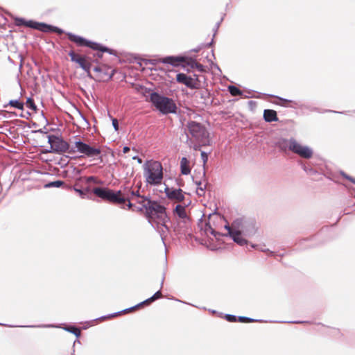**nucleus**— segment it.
Returning <instances> with one entry per match:
<instances>
[{
	"mask_svg": "<svg viewBox=\"0 0 355 355\" xmlns=\"http://www.w3.org/2000/svg\"><path fill=\"white\" fill-rule=\"evenodd\" d=\"M91 50L87 56H83L76 53L73 51L69 53L71 60L77 63L79 67L88 73L89 77H91L90 70L92 62H97L98 59L103 58V54L107 53L117 57V52L114 50L110 49L105 46H89Z\"/></svg>",
	"mask_w": 355,
	"mask_h": 355,
	"instance_id": "f257e3e1",
	"label": "nucleus"
},
{
	"mask_svg": "<svg viewBox=\"0 0 355 355\" xmlns=\"http://www.w3.org/2000/svg\"><path fill=\"white\" fill-rule=\"evenodd\" d=\"M144 177L146 183L150 185H159L163 180V167L158 161L147 160L144 166Z\"/></svg>",
	"mask_w": 355,
	"mask_h": 355,
	"instance_id": "f03ea898",
	"label": "nucleus"
},
{
	"mask_svg": "<svg viewBox=\"0 0 355 355\" xmlns=\"http://www.w3.org/2000/svg\"><path fill=\"white\" fill-rule=\"evenodd\" d=\"M101 150L99 147L92 146L85 143L78 137H73L71 140V147L69 154H78L80 157L94 159L99 157Z\"/></svg>",
	"mask_w": 355,
	"mask_h": 355,
	"instance_id": "7ed1b4c3",
	"label": "nucleus"
},
{
	"mask_svg": "<svg viewBox=\"0 0 355 355\" xmlns=\"http://www.w3.org/2000/svg\"><path fill=\"white\" fill-rule=\"evenodd\" d=\"M150 101L162 114H175L177 112L178 107L174 101L157 92L150 94Z\"/></svg>",
	"mask_w": 355,
	"mask_h": 355,
	"instance_id": "20e7f679",
	"label": "nucleus"
},
{
	"mask_svg": "<svg viewBox=\"0 0 355 355\" xmlns=\"http://www.w3.org/2000/svg\"><path fill=\"white\" fill-rule=\"evenodd\" d=\"M239 220L234 221L232 226L225 225V228L227 230V234L224 236H230L232 240L241 246H243L248 243V241L242 236L250 237L256 233V230L252 227L250 230H239L236 225L239 224Z\"/></svg>",
	"mask_w": 355,
	"mask_h": 355,
	"instance_id": "39448f33",
	"label": "nucleus"
},
{
	"mask_svg": "<svg viewBox=\"0 0 355 355\" xmlns=\"http://www.w3.org/2000/svg\"><path fill=\"white\" fill-rule=\"evenodd\" d=\"M93 193L98 197L110 202L119 205L124 203L125 187L117 191L107 188L95 187L93 189Z\"/></svg>",
	"mask_w": 355,
	"mask_h": 355,
	"instance_id": "423d86ee",
	"label": "nucleus"
},
{
	"mask_svg": "<svg viewBox=\"0 0 355 355\" xmlns=\"http://www.w3.org/2000/svg\"><path fill=\"white\" fill-rule=\"evenodd\" d=\"M145 210L149 218H157L162 222L168 221L169 218L166 212V208L157 201H148Z\"/></svg>",
	"mask_w": 355,
	"mask_h": 355,
	"instance_id": "0eeeda50",
	"label": "nucleus"
},
{
	"mask_svg": "<svg viewBox=\"0 0 355 355\" xmlns=\"http://www.w3.org/2000/svg\"><path fill=\"white\" fill-rule=\"evenodd\" d=\"M187 128L189 132V136L197 143H204L207 141L208 133L206 128L200 123L190 121L187 124Z\"/></svg>",
	"mask_w": 355,
	"mask_h": 355,
	"instance_id": "6e6552de",
	"label": "nucleus"
},
{
	"mask_svg": "<svg viewBox=\"0 0 355 355\" xmlns=\"http://www.w3.org/2000/svg\"><path fill=\"white\" fill-rule=\"evenodd\" d=\"M15 24L18 26H26L35 30H38L44 33L55 32L61 33L62 31L58 28L51 26L44 23H40L33 20H26L24 18H16Z\"/></svg>",
	"mask_w": 355,
	"mask_h": 355,
	"instance_id": "1a4fd4ad",
	"label": "nucleus"
},
{
	"mask_svg": "<svg viewBox=\"0 0 355 355\" xmlns=\"http://www.w3.org/2000/svg\"><path fill=\"white\" fill-rule=\"evenodd\" d=\"M48 141L51 146V152L56 153H68L70 150L71 142L65 141L62 137L55 135H49Z\"/></svg>",
	"mask_w": 355,
	"mask_h": 355,
	"instance_id": "9d476101",
	"label": "nucleus"
},
{
	"mask_svg": "<svg viewBox=\"0 0 355 355\" xmlns=\"http://www.w3.org/2000/svg\"><path fill=\"white\" fill-rule=\"evenodd\" d=\"M143 61L146 64H150L156 65L162 62L176 67L179 66L181 63H184L185 62V58L182 56H167L164 58L144 59Z\"/></svg>",
	"mask_w": 355,
	"mask_h": 355,
	"instance_id": "9b49d317",
	"label": "nucleus"
},
{
	"mask_svg": "<svg viewBox=\"0 0 355 355\" xmlns=\"http://www.w3.org/2000/svg\"><path fill=\"white\" fill-rule=\"evenodd\" d=\"M176 80L178 83L187 86L189 89H198L201 86V83L198 79V76H189L185 73H180L176 76Z\"/></svg>",
	"mask_w": 355,
	"mask_h": 355,
	"instance_id": "f8f14e48",
	"label": "nucleus"
},
{
	"mask_svg": "<svg viewBox=\"0 0 355 355\" xmlns=\"http://www.w3.org/2000/svg\"><path fill=\"white\" fill-rule=\"evenodd\" d=\"M290 150L305 159L311 158L313 153V150L311 148L307 146L300 144L295 139L291 143Z\"/></svg>",
	"mask_w": 355,
	"mask_h": 355,
	"instance_id": "ddd939ff",
	"label": "nucleus"
},
{
	"mask_svg": "<svg viewBox=\"0 0 355 355\" xmlns=\"http://www.w3.org/2000/svg\"><path fill=\"white\" fill-rule=\"evenodd\" d=\"M164 192L166 197L171 200L177 202H182L184 199V192L181 189H175L173 187H166Z\"/></svg>",
	"mask_w": 355,
	"mask_h": 355,
	"instance_id": "4468645a",
	"label": "nucleus"
},
{
	"mask_svg": "<svg viewBox=\"0 0 355 355\" xmlns=\"http://www.w3.org/2000/svg\"><path fill=\"white\" fill-rule=\"evenodd\" d=\"M168 221L162 222L160 220H157V222H155V224H152L153 227L156 230V231L160 235V237L163 242L164 241V239H166V237L168 236V234L169 233V228L166 225V223Z\"/></svg>",
	"mask_w": 355,
	"mask_h": 355,
	"instance_id": "2eb2a0df",
	"label": "nucleus"
},
{
	"mask_svg": "<svg viewBox=\"0 0 355 355\" xmlns=\"http://www.w3.org/2000/svg\"><path fill=\"white\" fill-rule=\"evenodd\" d=\"M294 141L293 138L290 139H279L275 146L282 151L286 152L288 150H290V146H291L292 141Z\"/></svg>",
	"mask_w": 355,
	"mask_h": 355,
	"instance_id": "dca6fc26",
	"label": "nucleus"
},
{
	"mask_svg": "<svg viewBox=\"0 0 355 355\" xmlns=\"http://www.w3.org/2000/svg\"><path fill=\"white\" fill-rule=\"evenodd\" d=\"M139 190L134 191L131 187H125V193L124 196V202L128 201L130 202L131 200H135L137 196H139Z\"/></svg>",
	"mask_w": 355,
	"mask_h": 355,
	"instance_id": "f3484780",
	"label": "nucleus"
},
{
	"mask_svg": "<svg viewBox=\"0 0 355 355\" xmlns=\"http://www.w3.org/2000/svg\"><path fill=\"white\" fill-rule=\"evenodd\" d=\"M104 68H105V67H95L94 68V71L96 73H98L99 75L98 76V78L99 80H110L112 79L113 75H114V73L112 72L110 73H108L107 72H104L103 70H104Z\"/></svg>",
	"mask_w": 355,
	"mask_h": 355,
	"instance_id": "a211bd4d",
	"label": "nucleus"
},
{
	"mask_svg": "<svg viewBox=\"0 0 355 355\" xmlns=\"http://www.w3.org/2000/svg\"><path fill=\"white\" fill-rule=\"evenodd\" d=\"M263 119L266 122H275L278 121L277 112L273 110H265Z\"/></svg>",
	"mask_w": 355,
	"mask_h": 355,
	"instance_id": "6ab92c4d",
	"label": "nucleus"
},
{
	"mask_svg": "<svg viewBox=\"0 0 355 355\" xmlns=\"http://www.w3.org/2000/svg\"><path fill=\"white\" fill-rule=\"evenodd\" d=\"M67 37L71 42L76 43L77 44H97L96 43L87 42L79 36L70 33L67 35Z\"/></svg>",
	"mask_w": 355,
	"mask_h": 355,
	"instance_id": "aec40b11",
	"label": "nucleus"
},
{
	"mask_svg": "<svg viewBox=\"0 0 355 355\" xmlns=\"http://www.w3.org/2000/svg\"><path fill=\"white\" fill-rule=\"evenodd\" d=\"M180 169L183 175H189L191 173L189 161L186 157H182L180 160Z\"/></svg>",
	"mask_w": 355,
	"mask_h": 355,
	"instance_id": "412c9836",
	"label": "nucleus"
},
{
	"mask_svg": "<svg viewBox=\"0 0 355 355\" xmlns=\"http://www.w3.org/2000/svg\"><path fill=\"white\" fill-rule=\"evenodd\" d=\"M174 214L178 216L182 220H186L188 218L187 214L186 213V209L184 206H182L180 205H178L174 209Z\"/></svg>",
	"mask_w": 355,
	"mask_h": 355,
	"instance_id": "4be33fe9",
	"label": "nucleus"
},
{
	"mask_svg": "<svg viewBox=\"0 0 355 355\" xmlns=\"http://www.w3.org/2000/svg\"><path fill=\"white\" fill-rule=\"evenodd\" d=\"M187 144L190 147L192 148L194 150H199L200 148L201 145H205L206 141L204 143H197L194 141V139H192L191 137H189V135H187Z\"/></svg>",
	"mask_w": 355,
	"mask_h": 355,
	"instance_id": "5701e85b",
	"label": "nucleus"
},
{
	"mask_svg": "<svg viewBox=\"0 0 355 355\" xmlns=\"http://www.w3.org/2000/svg\"><path fill=\"white\" fill-rule=\"evenodd\" d=\"M162 296V294L161 291H158L151 297L146 300L145 301L142 302L141 303L139 304L138 305L130 308V309H133L135 307L139 306L140 305L146 304V303L152 302L155 301V300L161 298Z\"/></svg>",
	"mask_w": 355,
	"mask_h": 355,
	"instance_id": "b1692460",
	"label": "nucleus"
},
{
	"mask_svg": "<svg viewBox=\"0 0 355 355\" xmlns=\"http://www.w3.org/2000/svg\"><path fill=\"white\" fill-rule=\"evenodd\" d=\"M204 232L207 236L211 234L216 239L218 236L220 235L218 232L215 231L209 223L205 224Z\"/></svg>",
	"mask_w": 355,
	"mask_h": 355,
	"instance_id": "393cba45",
	"label": "nucleus"
},
{
	"mask_svg": "<svg viewBox=\"0 0 355 355\" xmlns=\"http://www.w3.org/2000/svg\"><path fill=\"white\" fill-rule=\"evenodd\" d=\"M135 200L137 202V203L142 205V208L140 209L141 210L142 209H145L147 202L150 201L151 200L148 197H146V196H141L140 194H139V196H137Z\"/></svg>",
	"mask_w": 355,
	"mask_h": 355,
	"instance_id": "a878e982",
	"label": "nucleus"
},
{
	"mask_svg": "<svg viewBox=\"0 0 355 355\" xmlns=\"http://www.w3.org/2000/svg\"><path fill=\"white\" fill-rule=\"evenodd\" d=\"M197 187L196 189V193L198 196H203L205 193V189H206V184L202 185V182L200 181L196 182Z\"/></svg>",
	"mask_w": 355,
	"mask_h": 355,
	"instance_id": "bb28decb",
	"label": "nucleus"
},
{
	"mask_svg": "<svg viewBox=\"0 0 355 355\" xmlns=\"http://www.w3.org/2000/svg\"><path fill=\"white\" fill-rule=\"evenodd\" d=\"M8 105L19 110L24 109V103L19 100H10Z\"/></svg>",
	"mask_w": 355,
	"mask_h": 355,
	"instance_id": "cd10ccee",
	"label": "nucleus"
},
{
	"mask_svg": "<svg viewBox=\"0 0 355 355\" xmlns=\"http://www.w3.org/2000/svg\"><path fill=\"white\" fill-rule=\"evenodd\" d=\"M228 91L233 96H240L242 94V92L238 87L234 85L229 86Z\"/></svg>",
	"mask_w": 355,
	"mask_h": 355,
	"instance_id": "c85d7f7f",
	"label": "nucleus"
},
{
	"mask_svg": "<svg viewBox=\"0 0 355 355\" xmlns=\"http://www.w3.org/2000/svg\"><path fill=\"white\" fill-rule=\"evenodd\" d=\"M64 329L66 330L67 331L73 334L76 337H79L81 334L80 330L78 328L73 326L66 327L64 328Z\"/></svg>",
	"mask_w": 355,
	"mask_h": 355,
	"instance_id": "c756f323",
	"label": "nucleus"
},
{
	"mask_svg": "<svg viewBox=\"0 0 355 355\" xmlns=\"http://www.w3.org/2000/svg\"><path fill=\"white\" fill-rule=\"evenodd\" d=\"M64 182L62 180H57L53 182H50L48 184L45 185V187L46 188H51V187H60L61 186L64 185Z\"/></svg>",
	"mask_w": 355,
	"mask_h": 355,
	"instance_id": "7c9ffc66",
	"label": "nucleus"
},
{
	"mask_svg": "<svg viewBox=\"0 0 355 355\" xmlns=\"http://www.w3.org/2000/svg\"><path fill=\"white\" fill-rule=\"evenodd\" d=\"M189 64L192 68H196L198 71H205V67L202 64L198 63L194 60H191Z\"/></svg>",
	"mask_w": 355,
	"mask_h": 355,
	"instance_id": "2f4dec72",
	"label": "nucleus"
},
{
	"mask_svg": "<svg viewBox=\"0 0 355 355\" xmlns=\"http://www.w3.org/2000/svg\"><path fill=\"white\" fill-rule=\"evenodd\" d=\"M26 105L29 109L32 110L33 111L37 110V107L33 101V100L31 98H28L26 102Z\"/></svg>",
	"mask_w": 355,
	"mask_h": 355,
	"instance_id": "473e14b6",
	"label": "nucleus"
},
{
	"mask_svg": "<svg viewBox=\"0 0 355 355\" xmlns=\"http://www.w3.org/2000/svg\"><path fill=\"white\" fill-rule=\"evenodd\" d=\"M238 320L241 322H252L257 321V320H254V319H252L250 318H248V317H245V316H239L238 318Z\"/></svg>",
	"mask_w": 355,
	"mask_h": 355,
	"instance_id": "72a5a7b5",
	"label": "nucleus"
},
{
	"mask_svg": "<svg viewBox=\"0 0 355 355\" xmlns=\"http://www.w3.org/2000/svg\"><path fill=\"white\" fill-rule=\"evenodd\" d=\"M225 319L228 322H236L237 320L236 315H231V314H226Z\"/></svg>",
	"mask_w": 355,
	"mask_h": 355,
	"instance_id": "f704fd0d",
	"label": "nucleus"
},
{
	"mask_svg": "<svg viewBox=\"0 0 355 355\" xmlns=\"http://www.w3.org/2000/svg\"><path fill=\"white\" fill-rule=\"evenodd\" d=\"M200 155H201V158L202 159L203 164H205L208 160V155L205 151H202Z\"/></svg>",
	"mask_w": 355,
	"mask_h": 355,
	"instance_id": "c9c22d12",
	"label": "nucleus"
},
{
	"mask_svg": "<svg viewBox=\"0 0 355 355\" xmlns=\"http://www.w3.org/2000/svg\"><path fill=\"white\" fill-rule=\"evenodd\" d=\"M112 125L116 131L119 130V122L116 119H112Z\"/></svg>",
	"mask_w": 355,
	"mask_h": 355,
	"instance_id": "e433bc0d",
	"label": "nucleus"
},
{
	"mask_svg": "<svg viewBox=\"0 0 355 355\" xmlns=\"http://www.w3.org/2000/svg\"><path fill=\"white\" fill-rule=\"evenodd\" d=\"M341 174H342V175H343L345 178H346V179H347V180H350L352 182H353V183H354V184H355V179H354V178H352V177H350V176L347 175V174H345V173H343V172H342V173H341Z\"/></svg>",
	"mask_w": 355,
	"mask_h": 355,
	"instance_id": "4c0bfd02",
	"label": "nucleus"
},
{
	"mask_svg": "<svg viewBox=\"0 0 355 355\" xmlns=\"http://www.w3.org/2000/svg\"><path fill=\"white\" fill-rule=\"evenodd\" d=\"M75 191L83 198L87 195L86 192H85L84 191H83L81 189H75Z\"/></svg>",
	"mask_w": 355,
	"mask_h": 355,
	"instance_id": "58836bf2",
	"label": "nucleus"
},
{
	"mask_svg": "<svg viewBox=\"0 0 355 355\" xmlns=\"http://www.w3.org/2000/svg\"><path fill=\"white\" fill-rule=\"evenodd\" d=\"M133 159H136V161H137V162L139 164H141L142 163V159L141 158H139V157L137 156H135L132 157Z\"/></svg>",
	"mask_w": 355,
	"mask_h": 355,
	"instance_id": "ea45409f",
	"label": "nucleus"
},
{
	"mask_svg": "<svg viewBox=\"0 0 355 355\" xmlns=\"http://www.w3.org/2000/svg\"><path fill=\"white\" fill-rule=\"evenodd\" d=\"M130 150V148L128 146H124L123 148V153H127Z\"/></svg>",
	"mask_w": 355,
	"mask_h": 355,
	"instance_id": "a19ab883",
	"label": "nucleus"
},
{
	"mask_svg": "<svg viewBox=\"0 0 355 355\" xmlns=\"http://www.w3.org/2000/svg\"><path fill=\"white\" fill-rule=\"evenodd\" d=\"M18 57L20 59V64H19V67H22V61H23V58H22V56L21 54H19L18 55Z\"/></svg>",
	"mask_w": 355,
	"mask_h": 355,
	"instance_id": "79ce46f5",
	"label": "nucleus"
},
{
	"mask_svg": "<svg viewBox=\"0 0 355 355\" xmlns=\"http://www.w3.org/2000/svg\"><path fill=\"white\" fill-rule=\"evenodd\" d=\"M280 101H283L284 103H288L290 101L287 100V99H285V98H279Z\"/></svg>",
	"mask_w": 355,
	"mask_h": 355,
	"instance_id": "37998d69",
	"label": "nucleus"
},
{
	"mask_svg": "<svg viewBox=\"0 0 355 355\" xmlns=\"http://www.w3.org/2000/svg\"><path fill=\"white\" fill-rule=\"evenodd\" d=\"M128 207L129 209H130L132 207V204L130 202H128Z\"/></svg>",
	"mask_w": 355,
	"mask_h": 355,
	"instance_id": "c03bdc74",
	"label": "nucleus"
},
{
	"mask_svg": "<svg viewBox=\"0 0 355 355\" xmlns=\"http://www.w3.org/2000/svg\"><path fill=\"white\" fill-rule=\"evenodd\" d=\"M294 323H303L304 322H300V321H295Z\"/></svg>",
	"mask_w": 355,
	"mask_h": 355,
	"instance_id": "a18cd8bd",
	"label": "nucleus"
},
{
	"mask_svg": "<svg viewBox=\"0 0 355 355\" xmlns=\"http://www.w3.org/2000/svg\"><path fill=\"white\" fill-rule=\"evenodd\" d=\"M208 44H210V45L214 44V41H213V40H211V42H209Z\"/></svg>",
	"mask_w": 355,
	"mask_h": 355,
	"instance_id": "49530a36",
	"label": "nucleus"
},
{
	"mask_svg": "<svg viewBox=\"0 0 355 355\" xmlns=\"http://www.w3.org/2000/svg\"><path fill=\"white\" fill-rule=\"evenodd\" d=\"M117 314H118V313H114L113 315H112L111 316H112V317H113V316L116 315Z\"/></svg>",
	"mask_w": 355,
	"mask_h": 355,
	"instance_id": "de8ad7c7",
	"label": "nucleus"
},
{
	"mask_svg": "<svg viewBox=\"0 0 355 355\" xmlns=\"http://www.w3.org/2000/svg\"><path fill=\"white\" fill-rule=\"evenodd\" d=\"M199 51V49H195L194 51L198 52Z\"/></svg>",
	"mask_w": 355,
	"mask_h": 355,
	"instance_id": "09e8293b",
	"label": "nucleus"
},
{
	"mask_svg": "<svg viewBox=\"0 0 355 355\" xmlns=\"http://www.w3.org/2000/svg\"><path fill=\"white\" fill-rule=\"evenodd\" d=\"M164 279V278L163 277L162 280V286L163 285Z\"/></svg>",
	"mask_w": 355,
	"mask_h": 355,
	"instance_id": "8fccbe9b",
	"label": "nucleus"
},
{
	"mask_svg": "<svg viewBox=\"0 0 355 355\" xmlns=\"http://www.w3.org/2000/svg\"><path fill=\"white\" fill-rule=\"evenodd\" d=\"M109 317H110V316H104V317H103V318H109Z\"/></svg>",
	"mask_w": 355,
	"mask_h": 355,
	"instance_id": "3c124183",
	"label": "nucleus"
}]
</instances>
